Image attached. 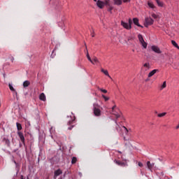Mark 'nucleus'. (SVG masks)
Instances as JSON below:
<instances>
[{
  "label": "nucleus",
  "mask_w": 179,
  "mask_h": 179,
  "mask_svg": "<svg viewBox=\"0 0 179 179\" xmlns=\"http://www.w3.org/2000/svg\"><path fill=\"white\" fill-rule=\"evenodd\" d=\"M93 111L95 117H100V115H101V110H100V106L99 104L94 103Z\"/></svg>",
  "instance_id": "1"
},
{
  "label": "nucleus",
  "mask_w": 179,
  "mask_h": 179,
  "mask_svg": "<svg viewBox=\"0 0 179 179\" xmlns=\"http://www.w3.org/2000/svg\"><path fill=\"white\" fill-rule=\"evenodd\" d=\"M94 2H96V6H98V8H99V9H103V8H104V6H106V5H108V0H104L101 1V0H94Z\"/></svg>",
  "instance_id": "2"
},
{
  "label": "nucleus",
  "mask_w": 179,
  "mask_h": 179,
  "mask_svg": "<svg viewBox=\"0 0 179 179\" xmlns=\"http://www.w3.org/2000/svg\"><path fill=\"white\" fill-rule=\"evenodd\" d=\"M121 25L127 30H131L132 29V20L131 18L129 19V23L124 22V21H121Z\"/></svg>",
  "instance_id": "3"
},
{
  "label": "nucleus",
  "mask_w": 179,
  "mask_h": 179,
  "mask_svg": "<svg viewBox=\"0 0 179 179\" xmlns=\"http://www.w3.org/2000/svg\"><path fill=\"white\" fill-rule=\"evenodd\" d=\"M155 23V20L152 19V17H145L144 26L145 27H148L149 26H152Z\"/></svg>",
  "instance_id": "4"
},
{
  "label": "nucleus",
  "mask_w": 179,
  "mask_h": 179,
  "mask_svg": "<svg viewBox=\"0 0 179 179\" xmlns=\"http://www.w3.org/2000/svg\"><path fill=\"white\" fill-rule=\"evenodd\" d=\"M116 129L117 132L122 131L126 135H128V133L129 132V131H128V129H127L125 126H122L121 127H120V125H118V124H116Z\"/></svg>",
  "instance_id": "5"
},
{
  "label": "nucleus",
  "mask_w": 179,
  "mask_h": 179,
  "mask_svg": "<svg viewBox=\"0 0 179 179\" xmlns=\"http://www.w3.org/2000/svg\"><path fill=\"white\" fill-rule=\"evenodd\" d=\"M138 38L139 42L141 43V45H143V48H148V43H145L142 34H139L138 35Z\"/></svg>",
  "instance_id": "6"
},
{
  "label": "nucleus",
  "mask_w": 179,
  "mask_h": 179,
  "mask_svg": "<svg viewBox=\"0 0 179 179\" xmlns=\"http://www.w3.org/2000/svg\"><path fill=\"white\" fill-rule=\"evenodd\" d=\"M116 107H117V106H115V105L114 106H113L112 113H113V115L115 116V118L118 119V118H120V117H121V113H115V110Z\"/></svg>",
  "instance_id": "7"
},
{
  "label": "nucleus",
  "mask_w": 179,
  "mask_h": 179,
  "mask_svg": "<svg viewBox=\"0 0 179 179\" xmlns=\"http://www.w3.org/2000/svg\"><path fill=\"white\" fill-rule=\"evenodd\" d=\"M151 50H152L154 52H156L157 54H162V50H160V48L156 45H152L151 47Z\"/></svg>",
  "instance_id": "8"
},
{
  "label": "nucleus",
  "mask_w": 179,
  "mask_h": 179,
  "mask_svg": "<svg viewBox=\"0 0 179 179\" xmlns=\"http://www.w3.org/2000/svg\"><path fill=\"white\" fill-rule=\"evenodd\" d=\"M106 7L108 8V12L113 13V9H114V7L111 6V3H110V0H108V4H106Z\"/></svg>",
  "instance_id": "9"
},
{
  "label": "nucleus",
  "mask_w": 179,
  "mask_h": 179,
  "mask_svg": "<svg viewBox=\"0 0 179 179\" xmlns=\"http://www.w3.org/2000/svg\"><path fill=\"white\" fill-rule=\"evenodd\" d=\"M149 69H150V64L149 63L144 64L142 67V70L146 71H149Z\"/></svg>",
  "instance_id": "10"
},
{
  "label": "nucleus",
  "mask_w": 179,
  "mask_h": 179,
  "mask_svg": "<svg viewBox=\"0 0 179 179\" xmlns=\"http://www.w3.org/2000/svg\"><path fill=\"white\" fill-rule=\"evenodd\" d=\"M17 135H18L21 142L24 145V136H23V133H22L21 131H18Z\"/></svg>",
  "instance_id": "11"
},
{
  "label": "nucleus",
  "mask_w": 179,
  "mask_h": 179,
  "mask_svg": "<svg viewBox=\"0 0 179 179\" xmlns=\"http://www.w3.org/2000/svg\"><path fill=\"white\" fill-rule=\"evenodd\" d=\"M133 22H134V24H136V26H138V27L143 28V26H142L139 24V20L138 18H136V17L134 18L133 19Z\"/></svg>",
  "instance_id": "12"
},
{
  "label": "nucleus",
  "mask_w": 179,
  "mask_h": 179,
  "mask_svg": "<svg viewBox=\"0 0 179 179\" xmlns=\"http://www.w3.org/2000/svg\"><path fill=\"white\" fill-rule=\"evenodd\" d=\"M61 174H62V171H61V169H57V171H55L54 179H57V177H58V176H61Z\"/></svg>",
  "instance_id": "13"
},
{
  "label": "nucleus",
  "mask_w": 179,
  "mask_h": 179,
  "mask_svg": "<svg viewBox=\"0 0 179 179\" xmlns=\"http://www.w3.org/2000/svg\"><path fill=\"white\" fill-rule=\"evenodd\" d=\"M116 164H117V166H120L121 167H125L126 166H127V163L125 162H122L121 161H115Z\"/></svg>",
  "instance_id": "14"
},
{
  "label": "nucleus",
  "mask_w": 179,
  "mask_h": 179,
  "mask_svg": "<svg viewBox=\"0 0 179 179\" xmlns=\"http://www.w3.org/2000/svg\"><path fill=\"white\" fill-rule=\"evenodd\" d=\"M156 72H159V69H154L148 73V78H152Z\"/></svg>",
  "instance_id": "15"
},
{
  "label": "nucleus",
  "mask_w": 179,
  "mask_h": 179,
  "mask_svg": "<svg viewBox=\"0 0 179 179\" xmlns=\"http://www.w3.org/2000/svg\"><path fill=\"white\" fill-rule=\"evenodd\" d=\"M3 142H4L5 145H7L8 146H10V141H9V139H8V138L4 137L3 138Z\"/></svg>",
  "instance_id": "16"
},
{
  "label": "nucleus",
  "mask_w": 179,
  "mask_h": 179,
  "mask_svg": "<svg viewBox=\"0 0 179 179\" xmlns=\"http://www.w3.org/2000/svg\"><path fill=\"white\" fill-rule=\"evenodd\" d=\"M101 72H102L103 73H104V75H106V76H108L110 79H111V76H110V74H108V71L101 69Z\"/></svg>",
  "instance_id": "17"
},
{
  "label": "nucleus",
  "mask_w": 179,
  "mask_h": 179,
  "mask_svg": "<svg viewBox=\"0 0 179 179\" xmlns=\"http://www.w3.org/2000/svg\"><path fill=\"white\" fill-rule=\"evenodd\" d=\"M39 99L40 100H41L42 101H45L46 98H45V94L44 93H41L39 96Z\"/></svg>",
  "instance_id": "18"
},
{
  "label": "nucleus",
  "mask_w": 179,
  "mask_h": 179,
  "mask_svg": "<svg viewBox=\"0 0 179 179\" xmlns=\"http://www.w3.org/2000/svg\"><path fill=\"white\" fill-rule=\"evenodd\" d=\"M155 166V164H151L150 162H147V167L149 170H152V168Z\"/></svg>",
  "instance_id": "19"
},
{
  "label": "nucleus",
  "mask_w": 179,
  "mask_h": 179,
  "mask_svg": "<svg viewBox=\"0 0 179 179\" xmlns=\"http://www.w3.org/2000/svg\"><path fill=\"white\" fill-rule=\"evenodd\" d=\"M24 87H29L30 86V81L26 80L23 83Z\"/></svg>",
  "instance_id": "20"
},
{
  "label": "nucleus",
  "mask_w": 179,
  "mask_h": 179,
  "mask_svg": "<svg viewBox=\"0 0 179 179\" xmlns=\"http://www.w3.org/2000/svg\"><path fill=\"white\" fill-rule=\"evenodd\" d=\"M148 6H149V8H151V9H155V8H156V6H155V4H153L152 2L148 1Z\"/></svg>",
  "instance_id": "21"
},
{
  "label": "nucleus",
  "mask_w": 179,
  "mask_h": 179,
  "mask_svg": "<svg viewBox=\"0 0 179 179\" xmlns=\"http://www.w3.org/2000/svg\"><path fill=\"white\" fill-rule=\"evenodd\" d=\"M115 5H121L122 3V0H113Z\"/></svg>",
  "instance_id": "22"
},
{
  "label": "nucleus",
  "mask_w": 179,
  "mask_h": 179,
  "mask_svg": "<svg viewBox=\"0 0 179 179\" xmlns=\"http://www.w3.org/2000/svg\"><path fill=\"white\" fill-rule=\"evenodd\" d=\"M77 162H78V158H76V157H73L71 159V164H76Z\"/></svg>",
  "instance_id": "23"
},
{
  "label": "nucleus",
  "mask_w": 179,
  "mask_h": 179,
  "mask_svg": "<svg viewBox=\"0 0 179 179\" xmlns=\"http://www.w3.org/2000/svg\"><path fill=\"white\" fill-rule=\"evenodd\" d=\"M17 131H22V124L19 122L16 123Z\"/></svg>",
  "instance_id": "24"
},
{
  "label": "nucleus",
  "mask_w": 179,
  "mask_h": 179,
  "mask_svg": "<svg viewBox=\"0 0 179 179\" xmlns=\"http://www.w3.org/2000/svg\"><path fill=\"white\" fill-rule=\"evenodd\" d=\"M87 58L90 62L91 64H94L93 62V60H92V58H90V55H89V52L87 53Z\"/></svg>",
  "instance_id": "25"
},
{
  "label": "nucleus",
  "mask_w": 179,
  "mask_h": 179,
  "mask_svg": "<svg viewBox=\"0 0 179 179\" xmlns=\"http://www.w3.org/2000/svg\"><path fill=\"white\" fill-rule=\"evenodd\" d=\"M171 43H172L173 45H174V47L179 49L178 44H177V43L175 41H171Z\"/></svg>",
  "instance_id": "26"
},
{
  "label": "nucleus",
  "mask_w": 179,
  "mask_h": 179,
  "mask_svg": "<svg viewBox=\"0 0 179 179\" xmlns=\"http://www.w3.org/2000/svg\"><path fill=\"white\" fill-rule=\"evenodd\" d=\"M73 122H75V117H73V119H71V120H69L67 124L72 125V124H73Z\"/></svg>",
  "instance_id": "27"
},
{
  "label": "nucleus",
  "mask_w": 179,
  "mask_h": 179,
  "mask_svg": "<svg viewBox=\"0 0 179 179\" xmlns=\"http://www.w3.org/2000/svg\"><path fill=\"white\" fill-rule=\"evenodd\" d=\"M98 90H100V92H102V93H107L106 90H103V88H100V87H97Z\"/></svg>",
  "instance_id": "28"
},
{
  "label": "nucleus",
  "mask_w": 179,
  "mask_h": 179,
  "mask_svg": "<svg viewBox=\"0 0 179 179\" xmlns=\"http://www.w3.org/2000/svg\"><path fill=\"white\" fill-rule=\"evenodd\" d=\"M166 114H167V113L164 112V113H159L157 116L159 118H162V117H164V115H166Z\"/></svg>",
  "instance_id": "29"
},
{
  "label": "nucleus",
  "mask_w": 179,
  "mask_h": 179,
  "mask_svg": "<svg viewBox=\"0 0 179 179\" xmlns=\"http://www.w3.org/2000/svg\"><path fill=\"white\" fill-rule=\"evenodd\" d=\"M9 86V89L11 92H16V90H15V88H13V86H12L10 84L8 85Z\"/></svg>",
  "instance_id": "30"
},
{
  "label": "nucleus",
  "mask_w": 179,
  "mask_h": 179,
  "mask_svg": "<svg viewBox=\"0 0 179 179\" xmlns=\"http://www.w3.org/2000/svg\"><path fill=\"white\" fill-rule=\"evenodd\" d=\"M103 99H104L105 101H108L110 100V98L108 96H106V95L103 94L102 95Z\"/></svg>",
  "instance_id": "31"
},
{
  "label": "nucleus",
  "mask_w": 179,
  "mask_h": 179,
  "mask_svg": "<svg viewBox=\"0 0 179 179\" xmlns=\"http://www.w3.org/2000/svg\"><path fill=\"white\" fill-rule=\"evenodd\" d=\"M151 16H152V17H153V19H157V17H159V15H157L155 13L151 14Z\"/></svg>",
  "instance_id": "32"
},
{
  "label": "nucleus",
  "mask_w": 179,
  "mask_h": 179,
  "mask_svg": "<svg viewBox=\"0 0 179 179\" xmlns=\"http://www.w3.org/2000/svg\"><path fill=\"white\" fill-rule=\"evenodd\" d=\"M93 62L95 63V64H99V59H97V57H94L93 59Z\"/></svg>",
  "instance_id": "33"
},
{
  "label": "nucleus",
  "mask_w": 179,
  "mask_h": 179,
  "mask_svg": "<svg viewBox=\"0 0 179 179\" xmlns=\"http://www.w3.org/2000/svg\"><path fill=\"white\" fill-rule=\"evenodd\" d=\"M158 6H163V3L159 0L157 1Z\"/></svg>",
  "instance_id": "34"
},
{
  "label": "nucleus",
  "mask_w": 179,
  "mask_h": 179,
  "mask_svg": "<svg viewBox=\"0 0 179 179\" xmlns=\"http://www.w3.org/2000/svg\"><path fill=\"white\" fill-rule=\"evenodd\" d=\"M127 40L128 41H132V40H134V36H128Z\"/></svg>",
  "instance_id": "35"
},
{
  "label": "nucleus",
  "mask_w": 179,
  "mask_h": 179,
  "mask_svg": "<svg viewBox=\"0 0 179 179\" xmlns=\"http://www.w3.org/2000/svg\"><path fill=\"white\" fill-rule=\"evenodd\" d=\"M166 81H164V82L163 83L162 87H162V89H164V87H166Z\"/></svg>",
  "instance_id": "36"
},
{
  "label": "nucleus",
  "mask_w": 179,
  "mask_h": 179,
  "mask_svg": "<svg viewBox=\"0 0 179 179\" xmlns=\"http://www.w3.org/2000/svg\"><path fill=\"white\" fill-rule=\"evenodd\" d=\"M50 131V134H54V132L55 131V130L54 129V127H51Z\"/></svg>",
  "instance_id": "37"
},
{
  "label": "nucleus",
  "mask_w": 179,
  "mask_h": 179,
  "mask_svg": "<svg viewBox=\"0 0 179 179\" xmlns=\"http://www.w3.org/2000/svg\"><path fill=\"white\" fill-rule=\"evenodd\" d=\"M139 167H143V164L142 162H138Z\"/></svg>",
  "instance_id": "38"
},
{
  "label": "nucleus",
  "mask_w": 179,
  "mask_h": 179,
  "mask_svg": "<svg viewBox=\"0 0 179 179\" xmlns=\"http://www.w3.org/2000/svg\"><path fill=\"white\" fill-rule=\"evenodd\" d=\"M72 128H73V125H71V127H69L68 128V129H69V130L71 131V129H72Z\"/></svg>",
  "instance_id": "39"
},
{
  "label": "nucleus",
  "mask_w": 179,
  "mask_h": 179,
  "mask_svg": "<svg viewBox=\"0 0 179 179\" xmlns=\"http://www.w3.org/2000/svg\"><path fill=\"white\" fill-rule=\"evenodd\" d=\"M10 61H11V62H13V61H15V58H13V57H12L10 59Z\"/></svg>",
  "instance_id": "40"
},
{
  "label": "nucleus",
  "mask_w": 179,
  "mask_h": 179,
  "mask_svg": "<svg viewBox=\"0 0 179 179\" xmlns=\"http://www.w3.org/2000/svg\"><path fill=\"white\" fill-rule=\"evenodd\" d=\"M176 129H179V123H178V124L176 126Z\"/></svg>",
  "instance_id": "41"
},
{
  "label": "nucleus",
  "mask_w": 179,
  "mask_h": 179,
  "mask_svg": "<svg viewBox=\"0 0 179 179\" xmlns=\"http://www.w3.org/2000/svg\"><path fill=\"white\" fill-rule=\"evenodd\" d=\"M21 179H24V176H23V175L21 176L20 177Z\"/></svg>",
  "instance_id": "42"
},
{
  "label": "nucleus",
  "mask_w": 179,
  "mask_h": 179,
  "mask_svg": "<svg viewBox=\"0 0 179 179\" xmlns=\"http://www.w3.org/2000/svg\"><path fill=\"white\" fill-rule=\"evenodd\" d=\"M92 37H94V33L91 34Z\"/></svg>",
  "instance_id": "43"
},
{
  "label": "nucleus",
  "mask_w": 179,
  "mask_h": 179,
  "mask_svg": "<svg viewBox=\"0 0 179 179\" xmlns=\"http://www.w3.org/2000/svg\"><path fill=\"white\" fill-rule=\"evenodd\" d=\"M129 0H123V2H129Z\"/></svg>",
  "instance_id": "44"
},
{
  "label": "nucleus",
  "mask_w": 179,
  "mask_h": 179,
  "mask_svg": "<svg viewBox=\"0 0 179 179\" xmlns=\"http://www.w3.org/2000/svg\"><path fill=\"white\" fill-rule=\"evenodd\" d=\"M13 162H14L16 166H17V164L16 163V161H13Z\"/></svg>",
  "instance_id": "45"
},
{
  "label": "nucleus",
  "mask_w": 179,
  "mask_h": 179,
  "mask_svg": "<svg viewBox=\"0 0 179 179\" xmlns=\"http://www.w3.org/2000/svg\"><path fill=\"white\" fill-rule=\"evenodd\" d=\"M86 50H87V46H86V43L85 44Z\"/></svg>",
  "instance_id": "46"
},
{
  "label": "nucleus",
  "mask_w": 179,
  "mask_h": 179,
  "mask_svg": "<svg viewBox=\"0 0 179 179\" xmlns=\"http://www.w3.org/2000/svg\"><path fill=\"white\" fill-rule=\"evenodd\" d=\"M58 179H62V177L59 178Z\"/></svg>",
  "instance_id": "47"
},
{
  "label": "nucleus",
  "mask_w": 179,
  "mask_h": 179,
  "mask_svg": "<svg viewBox=\"0 0 179 179\" xmlns=\"http://www.w3.org/2000/svg\"><path fill=\"white\" fill-rule=\"evenodd\" d=\"M15 94H17V92H15Z\"/></svg>",
  "instance_id": "48"
},
{
  "label": "nucleus",
  "mask_w": 179,
  "mask_h": 179,
  "mask_svg": "<svg viewBox=\"0 0 179 179\" xmlns=\"http://www.w3.org/2000/svg\"><path fill=\"white\" fill-rule=\"evenodd\" d=\"M27 179H29V177H27Z\"/></svg>",
  "instance_id": "49"
},
{
  "label": "nucleus",
  "mask_w": 179,
  "mask_h": 179,
  "mask_svg": "<svg viewBox=\"0 0 179 179\" xmlns=\"http://www.w3.org/2000/svg\"><path fill=\"white\" fill-rule=\"evenodd\" d=\"M155 1H156V2H157V0H155Z\"/></svg>",
  "instance_id": "50"
},
{
  "label": "nucleus",
  "mask_w": 179,
  "mask_h": 179,
  "mask_svg": "<svg viewBox=\"0 0 179 179\" xmlns=\"http://www.w3.org/2000/svg\"><path fill=\"white\" fill-rule=\"evenodd\" d=\"M178 166H179V164H178Z\"/></svg>",
  "instance_id": "51"
}]
</instances>
